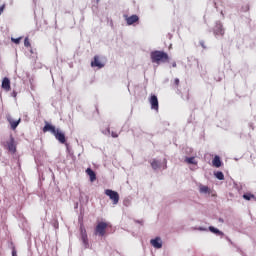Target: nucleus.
Wrapping results in <instances>:
<instances>
[{
    "label": "nucleus",
    "mask_w": 256,
    "mask_h": 256,
    "mask_svg": "<svg viewBox=\"0 0 256 256\" xmlns=\"http://www.w3.org/2000/svg\"><path fill=\"white\" fill-rule=\"evenodd\" d=\"M150 59L152 63L161 65V63H169V54L165 51L155 50L150 53Z\"/></svg>",
    "instance_id": "obj_1"
},
{
    "label": "nucleus",
    "mask_w": 256,
    "mask_h": 256,
    "mask_svg": "<svg viewBox=\"0 0 256 256\" xmlns=\"http://www.w3.org/2000/svg\"><path fill=\"white\" fill-rule=\"evenodd\" d=\"M107 227H109L107 222H98L94 231L95 235H99V237H105V234L107 233Z\"/></svg>",
    "instance_id": "obj_2"
},
{
    "label": "nucleus",
    "mask_w": 256,
    "mask_h": 256,
    "mask_svg": "<svg viewBox=\"0 0 256 256\" xmlns=\"http://www.w3.org/2000/svg\"><path fill=\"white\" fill-rule=\"evenodd\" d=\"M105 195L111 199L113 205H117L119 203V193L116 191H113L111 189L105 190Z\"/></svg>",
    "instance_id": "obj_3"
},
{
    "label": "nucleus",
    "mask_w": 256,
    "mask_h": 256,
    "mask_svg": "<svg viewBox=\"0 0 256 256\" xmlns=\"http://www.w3.org/2000/svg\"><path fill=\"white\" fill-rule=\"evenodd\" d=\"M149 103H150L151 109H153V111L159 112V99L157 98V96L155 94H151V96L149 98Z\"/></svg>",
    "instance_id": "obj_4"
},
{
    "label": "nucleus",
    "mask_w": 256,
    "mask_h": 256,
    "mask_svg": "<svg viewBox=\"0 0 256 256\" xmlns=\"http://www.w3.org/2000/svg\"><path fill=\"white\" fill-rule=\"evenodd\" d=\"M124 19L127 25H135V23H139V16L136 14L132 16L124 15Z\"/></svg>",
    "instance_id": "obj_5"
},
{
    "label": "nucleus",
    "mask_w": 256,
    "mask_h": 256,
    "mask_svg": "<svg viewBox=\"0 0 256 256\" xmlns=\"http://www.w3.org/2000/svg\"><path fill=\"white\" fill-rule=\"evenodd\" d=\"M214 35H216V37H223L225 35V29H223V24L216 23L214 27Z\"/></svg>",
    "instance_id": "obj_6"
},
{
    "label": "nucleus",
    "mask_w": 256,
    "mask_h": 256,
    "mask_svg": "<svg viewBox=\"0 0 256 256\" xmlns=\"http://www.w3.org/2000/svg\"><path fill=\"white\" fill-rule=\"evenodd\" d=\"M6 147L10 153L17 152V146L15 145V138L13 136L10 137V141L6 142Z\"/></svg>",
    "instance_id": "obj_7"
},
{
    "label": "nucleus",
    "mask_w": 256,
    "mask_h": 256,
    "mask_svg": "<svg viewBox=\"0 0 256 256\" xmlns=\"http://www.w3.org/2000/svg\"><path fill=\"white\" fill-rule=\"evenodd\" d=\"M7 121L10 124L12 131H15V129L19 127V123H21V118L15 121L11 116H7Z\"/></svg>",
    "instance_id": "obj_8"
},
{
    "label": "nucleus",
    "mask_w": 256,
    "mask_h": 256,
    "mask_svg": "<svg viewBox=\"0 0 256 256\" xmlns=\"http://www.w3.org/2000/svg\"><path fill=\"white\" fill-rule=\"evenodd\" d=\"M91 67H97L98 69H103L105 67V64L101 62V59L99 56H94V60L91 62Z\"/></svg>",
    "instance_id": "obj_9"
},
{
    "label": "nucleus",
    "mask_w": 256,
    "mask_h": 256,
    "mask_svg": "<svg viewBox=\"0 0 256 256\" xmlns=\"http://www.w3.org/2000/svg\"><path fill=\"white\" fill-rule=\"evenodd\" d=\"M55 139L59 141V143L65 144L67 143V139L65 138V133L61 132L57 129V132L54 134Z\"/></svg>",
    "instance_id": "obj_10"
},
{
    "label": "nucleus",
    "mask_w": 256,
    "mask_h": 256,
    "mask_svg": "<svg viewBox=\"0 0 256 256\" xmlns=\"http://www.w3.org/2000/svg\"><path fill=\"white\" fill-rule=\"evenodd\" d=\"M150 244L155 249H161V247H163V241H161L160 237H156L155 239L150 240Z\"/></svg>",
    "instance_id": "obj_11"
},
{
    "label": "nucleus",
    "mask_w": 256,
    "mask_h": 256,
    "mask_svg": "<svg viewBox=\"0 0 256 256\" xmlns=\"http://www.w3.org/2000/svg\"><path fill=\"white\" fill-rule=\"evenodd\" d=\"M2 89H4V91H11V80H9V78L5 77L2 80Z\"/></svg>",
    "instance_id": "obj_12"
},
{
    "label": "nucleus",
    "mask_w": 256,
    "mask_h": 256,
    "mask_svg": "<svg viewBox=\"0 0 256 256\" xmlns=\"http://www.w3.org/2000/svg\"><path fill=\"white\" fill-rule=\"evenodd\" d=\"M47 131H50V133H53L54 135L57 132V129L55 128V126L46 123L45 126L43 127V133H47Z\"/></svg>",
    "instance_id": "obj_13"
},
{
    "label": "nucleus",
    "mask_w": 256,
    "mask_h": 256,
    "mask_svg": "<svg viewBox=\"0 0 256 256\" xmlns=\"http://www.w3.org/2000/svg\"><path fill=\"white\" fill-rule=\"evenodd\" d=\"M86 173L90 177L91 183H93L94 181H97V174H95V171H93V169L87 168Z\"/></svg>",
    "instance_id": "obj_14"
},
{
    "label": "nucleus",
    "mask_w": 256,
    "mask_h": 256,
    "mask_svg": "<svg viewBox=\"0 0 256 256\" xmlns=\"http://www.w3.org/2000/svg\"><path fill=\"white\" fill-rule=\"evenodd\" d=\"M212 164H213V167H221L222 165V162H221V158L219 156H215L214 159L212 160Z\"/></svg>",
    "instance_id": "obj_15"
},
{
    "label": "nucleus",
    "mask_w": 256,
    "mask_h": 256,
    "mask_svg": "<svg viewBox=\"0 0 256 256\" xmlns=\"http://www.w3.org/2000/svg\"><path fill=\"white\" fill-rule=\"evenodd\" d=\"M243 199H245L246 201H251V199H253V201H256V196L251 193H246L243 195Z\"/></svg>",
    "instance_id": "obj_16"
},
{
    "label": "nucleus",
    "mask_w": 256,
    "mask_h": 256,
    "mask_svg": "<svg viewBox=\"0 0 256 256\" xmlns=\"http://www.w3.org/2000/svg\"><path fill=\"white\" fill-rule=\"evenodd\" d=\"M185 162L188 163V165H197V161L195 160V157H187L185 159Z\"/></svg>",
    "instance_id": "obj_17"
},
{
    "label": "nucleus",
    "mask_w": 256,
    "mask_h": 256,
    "mask_svg": "<svg viewBox=\"0 0 256 256\" xmlns=\"http://www.w3.org/2000/svg\"><path fill=\"white\" fill-rule=\"evenodd\" d=\"M209 231H211V233H215V235H223V232H221L219 229H217L213 226L209 227Z\"/></svg>",
    "instance_id": "obj_18"
},
{
    "label": "nucleus",
    "mask_w": 256,
    "mask_h": 256,
    "mask_svg": "<svg viewBox=\"0 0 256 256\" xmlns=\"http://www.w3.org/2000/svg\"><path fill=\"white\" fill-rule=\"evenodd\" d=\"M215 177L216 179H219V181H223L225 179V175L221 171L216 172Z\"/></svg>",
    "instance_id": "obj_19"
},
{
    "label": "nucleus",
    "mask_w": 256,
    "mask_h": 256,
    "mask_svg": "<svg viewBox=\"0 0 256 256\" xmlns=\"http://www.w3.org/2000/svg\"><path fill=\"white\" fill-rule=\"evenodd\" d=\"M81 239H82V241H83V244L84 245H87V243H88V241H89V239L87 238V233H83L82 235H81Z\"/></svg>",
    "instance_id": "obj_20"
},
{
    "label": "nucleus",
    "mask_w": 256,
    "mask_h": 256,
    "mask_svg": "<svg viewBox=\"0 0 256 256\" xmlns=\"http://www.w3.org/2000/svg\"><path fill=\"white\" fill-rule=\"evenodd\" d=\"M152 169H159V162L157 160H153L151 162Z\"/></svg>",
    "instance_id": "obj_21"
},
{
    "label": "nucleus",
    "mask_w": 256,
    "mask_h": 256,
    "mask_svg": "<svg viewBox=\"0 0 256 256\" xmlns=\"http://www.w3.org/2000/svg\"><path fill=\"white\" fill-rule=\"evenodd\" d=\"M200 193H209V187L208 186H200Z\"/></svg>",
    "instance_id": "obj_22"
},
{
    "label": "nucleus",
    "mask_w": 256,
    "mask_h": 256,
    "mask_svg": "<svg viewBox=\"0 0 256 256\" xmlns=\"http://www.w3.org/2000/svg\"><path fill=\"white\" fill-rule=\"evenodd\" d=\"M21 37L19 38H11L12 43H15L16 45H19L21 43Z\"/></svg>",
    "instance_id": "obj_23"
},
{
    "label": "nucleus",
    "mask_w": 256,
    "mask_h": 256,
    "mask_svg": "<svg viewBox=\"0 0 256 256\" xmlns=\"http://www.w3.org/2000/svg\"><path fill=\"white\" fill-rule=\"evenodd\" d=\"M24 46L27 48L31 47V42L29 41V37H26L24 39Z\"/></svg>",
    "instance_id": "obj_24"
},
{
    "label": "nucleus",
    "mask_w": 256,
    "mask_h": 256,
    "mask_svg": "<svg viewBox=\"0 0 256 256\" xmlns=\"http://www.w3.org/2000/svg\"><path fill=\"white\" fill-rule=\"evenodd\" d=\"M80 233L83 235L84 233H87V230L85 229V226L83 224L80 226Z\"/></svg>",
    "instance_id": "obj_25"
},
{
    "label": "nucleus",
    "mask_w": 256,
    "mask_h": 256,
    "mask_svg": "<svg viewBox=\"0 0 256 256\" xmlns=\"http://www.w3.org/2000/svg\"><path fill=\"white\" fill-rule=\"evenodd\" d=\"M179 83V78L174 79V85H176V87H179Z\"/></svg>",
    "instance_id": "obj_26"
},
{
    "label": "nucleus",
    "mask_w": 256,
    "mask_h": 256,
    "mask_svg": "<svg viewBox=\"0 0 256 256\" xmlns=\"http://www.w3.org/2000/svg\"><path fill=\"white\" fill-rule=\"evenodd\" d=\"M111 136H112L114 139H116V137H119V135H118L116 132H112V133H111Z\"/></svg>",
    "instance_id": "obj_27"
},
{
    "label": "nucleus",
    "mask_w": 256,
    "mask_h": 256,
    "mask_svg": "<svg viewBox=\"0 0 256 256\" xmlns=\"http://www.w3.org/2000/svg\"><path fill=\"white\" fill-rule=\"evenodd\" d=\"M4 9H5V5H3V6L0 7V15H2Z\"/></svg>",
    "instance_id": "obj_28"
},
{
    "label": "nucleus",
    "mask_w": 256,
    "mask_h": 256,
    "mask_svg": "<svg viewBox=\"0 0 256 256\" xmlns=\"http://www.w3.org/2000/svg\"><path fill=\"white\" fill-rule=\"evenodd\" d=\"M172 67L173 68L177 67V62H172Z\"/></svg>",
    "instance_id": "obj_29"
},
{
    "label": "nucleus",
    "mask_w": 256,
    "mask_h": 256,
    "mask_svg": "<svg viewBox=\"0 0 256 256\" xmlns=\"http://www.w3.org/2000/svg\"><path fill=\"white\" fill-rule=\"evenodd\" d=\"M15 255H16V253H15V251H13V252H12V256H15Z\"/></svg>",
    "instance_id": "obj_30"
}]
</instances>
